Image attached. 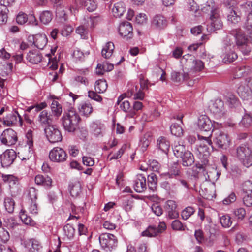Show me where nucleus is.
I'll return each instance as SVG.
<instances>
[{"instance_id": "f257e3e1", "label": "nucleus", "mask_w": 252, "mask_h": 252, "mask_svg": "<svg viewBox=\"0 0 252 252\" xmlns=\"http://www.w3.org/2000/svg\"><path fill=\"white\" fill-rule=\"evenodd\" d=\"M81 120L80 117L74 108L64 111L61 118L63 126L65 130L74 132Z\"/></svg>"}, {"instance_id": "f03ea898", "label": "nucleus", "mask_w": 252, "mask_h": 252, "mask_svg": "<svg viewBox=\"0 0 252 252\" xmlns=\"http://www.w3.org/2000/svg\"><path fill=\"white\" fill-rule=\"evenodd\" d=\"M230 33L235 37L236 45L242 53L247 55L249 54L251 47L249 45V40L243 30L240 28L235 29L230 31Z\"/></svg>"}, {"instance_id": "7ed1b4c3", "label": "nucleus", "mask_w": 252, "mask_h": 252, "mask_svg": "<svg viewBox=\"0 0 252 252\" xmlns=\"http://www.w3.org/2000/svg\"><path fill=\"white\" fill-rule=\"evenodd\" d=\"M236 157L246 167L252 166V152L246 144H241L236 148Z\"/></svg>"}, {"instance_id": "20e7f679", "label": "nucleus", "mask_w": 252, "mask_h": 252, "mask_svg": "<svg viewBox=\"0 0 252 252\" xmlns=\"http://www.w3.org/2000/svg\"><path fill=\"white\" fill-rule=\"evenodd\" d=\"M209 24L207 26V30L209 32H215L220 30L223 27L220 10L217 7H212L209 14Z\"/></svg>"}, {"instance_id": "39448f33", "label": "nucleus", "mask_w": 252, "mask_h": 252, "mask_svg": "<svg viewBox=\"0 0 252 252\" xmlns=\"http://www.w3.org/2000/svg\"><path fill=\"white\" fill-rule=\"evenodd\" d=\"M250 10V4L247 2L237 6L236 9H231L228 11L227 20L229 22L236 24L240 22L241 20V16L243 13H246Z\"/></svg>"}, {"instance_id": "423d86ee", "label": "nucleus", "mask_w": 252, "mask_h": 252, "mask_svg": "<svg viewBox=\"0 0 252 252\" xmlns=\"http://www.w3.org/2000/svg\"><path fill=\"white\" fill-rule=\"evenodd\" d=\"M99 243L101 247L106 251H111L117 246V237L110 233H103L99 236Z\"/></svg>"}, {"instance_id": "0eeeda50", "label": "nucleus", "mask_w": 252, "mask_h": 252, "mask_svg": "<svg viewBox=\"0 0 252 252\" xmlns=\"http://www.w3.org/2000/svg\"><path fill=\"white\" fill-rule=\"evenodd\" d=\"M213 142L218 148L222 150H227L231 144V140L227 133L220 131L215 134Z\"/></svg>"}, {"instance_id": "6e6552de", "label": "nucleus", "mask_w": 252, "mask_h": 252, "mask_svg": "<svg viewBox=\"0 0 252 252\" xmlns=\"http://www.w3.org/2000/svg\"><path fill=\"white\" fill-rule=\"evenodd\" d=\"M140 88L137 91V86L133 87L130 90H128V92H131V97L134 100H143L144 98V93L142 90H148L149 86L152 84H150L149 80H140Z\"/></svg>"}, {"instance_id": "1a4fd4ad", "label": "nucleus", "mask_w": 252, "mask_h": 252, "mask_svg": "<svg viewBox=\"0 0 252 252\" xmlns=\"http://www.w3.org/2000/svg\"><path fill=\"white\" fill-rule=\"evenodd\" d=\"M0 140L3 144L7 146L14 145L18 141L17 132L12 128L6 129L1 134Z\"/></svg>"}, {"instance_id": "9d476101", "label": "nucleus", "mask_w": 252, "mask_h": 252, "mask_svg": "<svg viewBox=\"0 0 252 252\" xmlns=\"http://www.w3.org/2000/svg\"><path fill=\"white\" fill-rule=\"evenodd\" d=\"M46 136L51 143L60 142L62 139V135L61 131L56 126H49L44 129Z\"/></svg>"}, {"instance_id": "9b49d317", "label": "nucleus", "mask_w": 252, "mask_h": 252, "mask_svg": "<svg viewBox=\"0 0 252 252\" xmlns=\"http://www.w3.org/2000/svg\"><path fill=\"white\" fill-rule=\"evenodd\" d=\"M17 157L16 152L13 149H7L0 155L1 165L3 167H9L14 161Z\"/></svg>"}, {"instance_id": "f8f14e48", "label": "nucleus", "mask_w": 252, "mask_h": 252, "mask_svg": "<svg viewBox=\"0 0 252 252\" xmlns=\"http://www.w3.org/2000/svg\"><path fill=\"white\" fill-rule=\"evenodd\" d=\"M67 154L64 150L60 147H55L50 151L49 157L53 162L61 163L66 160Z\"/></svg>"}, {"instance_id": "ddd939ff", "label": "nucleus", "mask_w": 252, "mask_h": 252, "mask_svg": "<svg viewBox=\"0 0 252 252\" xmlns=\"http://www.w3.org/2000/svg\"><path fill=\"white\" fill-rule=\"evenodd\" d=\"M22 245L25 252H41L42 246L37 239L31 238L23 241Z\"/></svg>"}, {"instance_id": "4468645a", "label": "nucleus", "mask_w": 252, "mask_h": 252, "mask_svg": "<svg viewBox=\"0 0 252 252\" xmlns=\"http://www.w3.org/2000/svg\"><path fill=\"white\" fill-rule=\"evenodd\" d=\"M132 31V25L127 21L120 23L118 28L119 34L126 40L130 39L133 37Z\"/></svg>"}, {"instance_id": "2eb2a0df", "label": "nucleus", "mask_w": 252, "mask_h": 252, "mask_svg": "<svg viewBox=\"0 0 252 252\" xmlns=\"http://www.w3.org/2000/svg\"><path fill=\"white\" fill-rule=\"evenodd\" d=\"M177 205L174 200H168L164 205L165 213L170 219H176L179 217V213L177 210Z\"/></svg>"}, {"instance_id": "dca6fc26", "label": "nucleus", "mask_w": 252, "mask_h": 252, "mask_svg": "<svg viewBox=\"0 0 252 252\" xmlns=\"http://www.w3.org/2000/svg\"><path fill=\"white\" fill-rule=\"evenodd\" d=\"M28 40L37 48L41 50L46 45L48 41L47 36L44 34H37L34 35L29 36Z\"/></svg>"}, {"instance_id": "f3484780", "label": "nucleus", "mask_w": 252, "mask_h": 252, "mask_svg": "<svg viewBox=\"0 0 252 252\" xmlns=\"http://www.w3.org/2000/svg\"><path fill=\"white\" fill-rule=\"evenodd\" d=\"M237 91L242 99H248L252 94V80H246V83L239 87Z\"/></svg>"}, {"instance_id": "a211bd4d", "label": "nucleus", "mask_w": 252, "mask_h": 252, "mask_svg": "<svg viewBox=\"0 0 252 252\" xmlns=\"http://www.w3.org/2000/svg\"><path fill=\"white\" fill-rule=\"evenodd\" d=\"M133 182V188L136 192L141 193L146 190V178L144 175L142 174H137Z\"/></svg>"}, {"instance_id": "6ab92c4d", "label": "nucleus", "mask_w": 252, "mask_h": 252, "mask_svg": "<svg viewBox=\"0 0 252 252\" xmlns=\"http://www.w3.org/2000/svg\"><path fill=\"white\" fill-rule=\"evenodd\" d=\"M38 122L39 125L45 128L52 126L53 122V117L51 114L46 110H42L40 112L38 118Z\"/></svg>"}, {"instance_id": "aec40b11", "label": "nucleus", "mask_w": 252, "mask_h": 252, "mask_svg": "<svg viewBox=\"0 0 252 252\" xmlns=\"http://www.w3.org/2000/svg\"><path fill=\"white\" fill-rule=\"evenodd\" d=\"M198 126L201 131H209L213 127L211 120L206 115H201L198 120Z\"/></svg>"}, {"instance_id": "412c9836", "label": "nucleus", "mask_w": 252, "mask_h": 252, "mask_svg": "<svg viewBox=\"0 0 252 252\" xmlns=\"http://www.w3.org/2000/svg\"><path fill=\"white\" fill-rule=\"evenodd\" d=\"M34 181L36 185L46 187H51L52 182V179L50 177L41 174L35 176Z\"/></svg>"}, {"instance_id": "4be33fe9", "label": "nucleus", "mask_w": 252, "mask_h": 252, "mask_svg": "<svg viewBox=\"0 0 252 252\" xmlns=\"http://www.w3.org/2000/svg\"><path fill=\"white\" fill-rule=\"evenodd\" d=\"M42 55L38 51H30L27 54L26 58L32 64H37L42 60Z\"/></svg>"}, {"instance_id": "5701e85b", "label": "nucleus", "mask_w": 252, "mask_h": 252, "mask_svg": "<svg viewBox=\"0 0 252 252\" xmlns=\"http://www.w3.org/2000/svg\"><path fill=\"white\" fill-rule=\"evenodd\" d=\"M152 24L158 29H162L166 27L167 22L163 16L157 15L154 17Z\"/></svg>"}, {"instance_id": "b1692460", "label": "nucleus", "mask_w": 252, "mask_h": 252, "mask_svg": "<svg viewBox=\"0 0 252 252\" xmlns=\"http://www.w3.org/2000/svg\"><path fill=\"white\" fill-rule=\"evenodd\" d=\"M18 116L20 119V117L18 113L11 112L3 118L2 120H1L0 121L7 126H12L16 124Z\"/></svg>"}, {"instance_id": "393cba45", "label": "nucleus", "mask_w": 252, "mask_h": 252, "mask_svg": "<svg viewBox=\"0 0 252 252\" xmlns=\"http://www.w3.org/2000/svg\"><path fill=\"white\" fill-rule=\"evenodd\" d=\"M78 109L82 116L89 117L93 113V108L90 102H85L81 103Z\"/></svg>"}, {"instance_id": "a878e982", "label": "nucleus", "mask_w": 252, "mask_h": 252, "mask_svg": "<svg viewBox=\"0 0 252 252\" xmlns=\"http://www.w3.org/2000/svg\"><path fill=\"white\" fill-rule=\"evenodd\" d=\"M210 107V111L214 114L220 115L224 110V103L220 99H217Z\"/></svg>"}, {"instance_id": "bb28decb", "label": "nucleus", "mask_w": 252, "mask_h": 252, "mask_svg": "<svg viewBox=\"0 0 252 252\" xmlns=\"http://www.w3.org/2000/svg\"><path fill=\"white\" fill-rule=\"evenodd\" d=\"M180 158H182L183 166H190L194 163V156L189 151H186Z\"/></svg>"}, {"instance_id": "cd10ccee", "label": "nucleus", "mask_w": 252, "mask_h": 252, "mask_svg": "<svg viewBox=\"0 0 252 252\" xmlns=\"http://www.w3.org/2000/svg\"><path fill=\"white\" fill-rule=\"evenodd\" d=\"M126 11V7L123 2L115 3L112 8V13L115 17H121Z\"/></svg>"}, {"instance_id": "c85d7f7f", "label": "nucleus", "mask_w": 252, "mask_h": 252, "mask_svg": "<svg viewBox=\"0 0 252 252\" xmlns=\"http://www.w3.org/2000/svg\"><path fill=\"white\" fill-rule=\"evenodd\" d=\"M114 48L115 46L113 42H107L102 49V56L105 59H109L113 53Z\"/></svg>"}, {"instance_id": "c756f323", "label": "nucleus", "mask_w": 252, "mask_h": 252, "mask_svg": "<svg viewBox=\"0 0 252 252\" xmlns=\"http://www.w3.org/2000/svg\"><path fill=\"white\" fill-rule=\"evenodd\" d=\"M69 190L72 197L78 196L81 191V185L79 182L76 181L69 184Z\"/></svg>"}, {"instance_id": "7c9ffc66", "label": "nucleus", "mask_w": 252, "mask_h": 252, "mask_svg": "<svg viewBox=\"0 0 252 252\" xmlns=\"http://www.w3.org/2000/svg\"><path fill=\"white\" fill-rule=\"evenodd\" d=\"M157 145L162 152L167 153L169 150L170 145L165 137L161 136L157 140Z\"/></svg>"}, {"instance_id": "2f4dec72", "label": "nucleus", "mask_w": 252, "mask_h": 252, "mask_svg": "<svg viewBox=\"0 0 252 252\" xmlns=\"http://www.w3.org/2000/svg\"><path fill=\"white\" fill-rule=\"evenodd\" d=\"M51 110L52 117L54 116L58 119L62 113V107L61 105L58 101L54 100L51 104Z\"/></svg>"}, {"instance_id": "473e14b6", "label": "nucleus", "mask_w": 252, "mask_h": 252, "mask_svg": "<svg viewBox=\"0 0 252 252\" xmlns=\"http://www.w3.org/2000/svg\"><path fill=\"white\" fill-rule=\"evenodd\" d=\"M225 97L226 103L230 108H236L239 105V100L234 94L228 93Z\"/></svg>"}, {"instance_id": "72a5a7b5", "label": "nucleus", "mask_w": 252, "mask_h": 252, "mask_svg": "<svg viewBox=\"0 0 252 252\" xmlns=\"http://www.w3.org/2000/svg\"><path fill=\"white\" fill-rule=\"evenodd\" d=\"M152 135L151 132L146 133L140 140L141 148L142 151L146 150L152 140Z\"/></svg>"}, {"instance_id": "f704fd0d", "label": "nucleus", "mask_w": 252, "mask_h": 252, "mask_svg": "<svg viewBox=\"0 0 252 252\" xmlns=\"http://www.w3.org/2000/svg\"><path fill=\"white\" fill-rule=\"evenodd\" d=\"M100 17L98 16L86 17L84 18V25L86 27L93 29L98 23Z\"/></svg>"}, {"instance_id": "c9c22d12", "label": "nucleus", "mask_w": 252, "mask_h": 252, "mask_svg": "<svg viewBox=\"0 0 252 252\" xmlns=\"http://www.w3.org/2000/svg\"><path fill=\"white\" fill-rule=\"evenodd\" d=\"M12 68V63H0V75L3 77L9 75L11 73Z\"/></svg>"}, {"instance_id": "e433bc0d", "label": "nucleus", "mask_w": 252, "mask_h": 252, "mask_svg": "<svg viewBox=\"0 0 252 252\" xmlns=\"http://www.w3.org/2000/svg\"><path fill=\"white\" fill-rule=\"evenodd\" d=\"M63 231L64 235L68 240L72 239L75 235V229L70 224H66L63 226Z\"/></svg>"}, {"instance_id": "4c0bfd02", "label": "nucleus", "mask_w": 252, "mask_h": 252, "mask_svg": "<svg viewBox=\"0 0 252 252\" xmlns=\"http://www.w3.org/2000/svg\"><path fill=\"white\" fill-rule=\"evenodd\" d=\"M147 184L148 188L152 191H154L157 189V178L154 173H151L148 176Z\"/></svg>"}, {"instance_id": "58836bf2", "label": "nucleus", "mask_w": 252, "mask_h": 252, "mask_svg": "<svg viewBox=\"0 0 252 252\" xmlns=\"http://www.w3.org/2000/svg\"><path fill=\"white\" fill-rule=\"evenodd\" d=\"M107 86L106 80H97L95 84V90L98 93H103L106 90Z\"/></svg>"}, {"instance_id": "ea45409f", "label": "nucleus", "mask_w": 252, "mask_h": 252, "mask_svg": "<svg viewBox=\"0 0 252 252\" xmlns=\"http://www.w3.org/2000/svg\"><path fill=\"white\" fill-rule=\"evenodd\" d=\"M170 131L172 134L177 137H181L183 135L184 130L179 124H172L170 126Z\"/></svg>"}, {"instance_id": "a19ab883", "label": "nucleus", "mask_w": 252, "mask_h": 252, "mask_svg": "<svg viewBox=\"0 0 252 252\" xmlns=\"http://www.w3.org/2000/svg\"><path fill=\"white\" fill-rule=\"evenodd\" d=\"M53 18V14L51 11L46 10L43 11L40 15V20L44 24L49 23Z\"/></svg>"}, {"instance_id": "79ce46f5", "label": "nucleus", "mask_w": 252, "mask_h": 252, "mask_svg": "<svg viewBox=\"0 0 252 252\" xmlns=\"http://www.w3.org/2000/svg\"><path fill=\"white\" fill-rule=\"evenodd\" d=\"M219 220L221 226L224 228H228L232 225V220L228 214H224L220 216Z\"/></svg>"}, {"instance_id": "37998d69", "label": "nucleus", "mask_w": 252, "mask_h": 252, "mask_svg": "<svg viewBox=\"0 0 252 252\" xmlns=\"http://www.w3.org/2000/svg\"><path fill=\"white\" fill-rule=\"evenodd\" d=\"M158 234V230L156 229V226H149L143 232H142L141 235L149 237H155Z\"/></svg>"}, {"instance_id": "c03bdc74", "label": "nucleus", "mask_w": 252, "mask_h": 252, "mask_svg": "<svg viewBox=\"0 0 252 252\" xmlns=\"http://www.w3.org/2000/svg\"><path fill=\"white\" fill-rule=\"evenodd\" d=\"M4 204L5 210L9 213H12L14 211L15 202L13 198L10 197L5 198Z\"/></svg>"}, {"instance_id": "a18cd8bd", "label": "nucleus", "mask_w": 252, "mask_h": 252, "mask_svg": "<svg viewBox=\"0 0 252 252\" xmlns=\"http://www.w3.org/2000/svg\"><path fill=\"white\" fill-rule=\"evenodd\" d=\"M90 127L95 136L97 137L102 136V125L101 124L93 122L91 124Z\"/></svg>"}, {"instance_id": "49530a36", "label": "nucleus", "mask_w": 252, "mask_h": 252, "mask_svg": "<svg viewBox=\"0 0 252 252\" xmlns=\"http://www.w3.org/2000/svg\"><path fill=\"white\" fill-rule=\"evenodd\" d=\"M33 132L31 130L28 131L26 134V144L29 146V152L32 154L33 153Z\"/></svg>"}, {"instance_id": "de8ad7c7", "label": "nucleus", "mask_w": 252, "mask_h": 252, "mask_svg": "<svg viewBox=\"0 0 252 252\" xmlns=\"http://www.w3.org/2000/svg\"><path fill=\"white\" fill-rule=\"evenodd\" d=\"M187 151L183 145H176L173 148L174 154L177 158H180Z\"/></svg>"}, {"instance_id": "09e8293b", "label": "nucleus", "mask_w": 252, "mask_h": 252, "mask_svg": "<svg viewBox=\"0 0 252 252\" xmlns=\"http://www.w3.org/2000/svg\"><path fill=\"white\" fill-rule=\"evenodd\" d=\"M20 217L23 222L26 225L33 226L35 224L34 221L25 213V211H21L20 213Z\"/></svg>"}, {"instance_id": "8fccbe9b", "label": "nucleus", "mask_w": 252, "mask_h": 252, "mask_svg": "<svg viewBox=\"0 0 252 252\" xmlns=\"http://www.w3.org/2000/svg\"><path fill=\"white\" fill-rule=\"evenodd\" d=\"M88 27H86L83 23V25L79 26L76 29V32L80 35L81 38L83 39L88 38Z\"/></svg>"}, {"instance_id": "3c124183", "label": "nucleus", "mask_w": 252, "mask_h": 252, "mask_svg": "<svg viewBox=\"0 0 252 252\" xmlns=\"http://www.w3.org/2000/svg\"><path fill=\"white\" fill-rule=\"evenodd\" d=\"M143 107V103L139 101H135L132 107L131 106L130 118H134L136 115V112L140 110Z\"/></svg>"}, {"instance_id": "603ef678", "label": "nucleus", "mask_w": 252, "mask_h": 252, "mask_svg": "<svg viewBox=\"0 0 252 252\" xmlns=\"http://www.w3.org/2000/svg\"><path fill=\"white\" fill-rule=\"evenodd\" d=\"M195 212L194 208L188 206L185 208L181 212V216L183 219L186 220L189 218Z\"/></svg>"}, {"instance_id": "864d4df0", "label": "nucleus", "mask_w": 252, "mask_h": 252, "mask_svg": "<svg viewBox=\"0 0 252 252\" xmlns=\"http://www.w3.org/2000/svg\"><path fill=\"white\" fill-rule=\"evenodd\" d=\"M27 195L31 201H36L37 198L38 190L34 187H29L27 190Z\"/></svg>"}, {"instance_id": "5fc2aeb1", "label": "nucleus", "mask_w": 252, "mask_h": 252, "mask_svg": "<svg viewBox=\"0 0 252 252\" xmlns=\"http://www.w3.org/2000/svg\"><path fill=\"white\" fill-rule=\"evenodd\" d=\"M97 3L95 0H86L84 6L89 12L95 10L97 8Z\"/></svg>"}, {"instance_id": "6e6d98bb", "label": "nucleus", "mask_w": 252, "mask_h": 252, "mask_svg": "<svg viewBox=\"0 0 252 252\" xmlns=\"http://www.w3.org/2000/svg\"><path fill=\"white\" fill-rule=\"evenodd\" d=\"M118 105L120 106L121 109L124 112L127 113V116L130 117L131 105L130 102L126 100H124Z\"/></svg>"}, {"instance_id": "4d7b16f0", "label": "nucleus", "mask_w": 252, "mask_h": 252, "mask_svg": "<svg viewBox=\"0 0 252 252\" xmlns=\"http://www.w3.org/2000/svg\"><path fill=\"white\" fill-rule=\"evenodd\" d=\"M244 28L247 30L252 29V10L249 12L245 18Z\"/></svg>"}, {"instance_id": "13d9d810", "label": "nucleus", "mask_w": 252, "mask_h": 252, "mask_svg": "<svg viewBox=\"0 0 252 252\" xmlns=\"http://www.w3.org/2000/svg\"><path fill=\"white\" fill-rule=\"evenodd\" d=\"M4 225L9 228H14L18 225L16 220L13 217L6 218L4 220Z\"/></svg>"}, {"instance_id": "bf43d9fd", "label": "nucleus", "mask_w": 252, "mask_h": 252, "mask_svg": "<svg viewBox=\"0 0 252 252\" xmlns=\"http://www.w3.org/2000/svg\"><path fill=\"white\" fill-rule=\"evenodd\" d=\"M251 70L249 68L239 69L236 73V77L234 79H240L247 77L250 73Z\"/></svg>"}, {"instance_id": "052dcab7", "label": "nucleus", "mask_w": 252, "mask_h": 252, "mask_svg": "<svg viewBox=\"0 0 252 252\" xmlns=\"http://www.w3.org/2000/svg\"><path fill=\"white\" fill-rule=\"evenodd\" d=\"M7 7L0 5V24H2L6 22L7 19Z\"/></svg>"}, {"instance_id": "680f3d73", "label": "nucleus", "mask_w": 252, "mask_h": 252, "mask_svg": "<svg viewBox=\"0 0 252 252\" xmlns=\"http://www.w3.org/2000/svg\"><path fill=\"white\" fill-rule=\"evenodd\" d=\"M237 57V55L235 52L231 51L225 55L223 60L225 63H230L234 62Z\"/></svg>"}, {"instance_id": "e2e57ef3", "label": "nucleus", "mask_w": 252, "mask_h": 252, "mask_svg": "<svg viewBox=\"0 0 252 252\" xmlns=\"http://www.w3.org/2000/svg\"><path fill=\"white\" fill-rule=\"evenodd\" d=\"M3 180L9 184V186L14 185L18 183L17 178L12 175H3Z\"/></svg>"}, {"instance_id": "0e129e2a", "label": "nucleus", "mask_w": 252, "mask_h": 252, "mask_svg": "<svg viewBox=\"0 0 252 252\" xmlns=\"http://www.w3.org/2000/svg\"><path fill=\"white\" fill-rule=\"evenodd\" d=\"M185 227L186 226L184 225L179 220H175L171 223L172 228L176 231H184Z\"/></svg>"}, {"instance_id": "69168bd1", "label": "nucleus", "mask_w": 252, "mask_h": 252, "mask_svg": "<svg viewBox=\"0 0 252 252\" xmlns=\"http://www.w3.org/2000/svg\"><path fill=\"white\" fill-rule=\"evenodd\" d=\"M234 214L237 220H243L246 216V211L243 208H237L234 211Z\"/></svg>"}, {"instance_id": "338daca9", "label": "nucleus", "mask_w": 252, "mask_h": 252, "mask_svg": "<svg viewBox=\"0 0 252 252\" xmlns=\"http://www.w3.org/2000/svg\"><path fill=\"white\" fill-rule=\"evenodd\" d=\"M223 4L228 11L231 9H236L237 6L235 0H226L224 2Z\"/></svg>"}, {"instance_id": "774afa93", "label": "nucleus", "mask_w": 252, "mask_h": 252, "mask_svg": "<svg viewBox=\"0 0 252 252\" xmlns=\"http://www.w3.org/2000/svg\"><path fill=\"white\" fill-rule=\"evenodd\" d=\"M241 124L245 127H248L252 124V117L249 114H246L243 116Z\"/></svg>"}]
</instances>
